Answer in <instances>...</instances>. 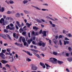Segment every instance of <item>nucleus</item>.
<instances>
[{
  "label": "nucleus",
  "mask_w": 72,
  "mask_h": 72,
  "mask_svg": "<svg viewBox=\"0 0 72 72\" xmlns=\"http://www.w3.org/2000/svg\"><path fill=\"white\" fill-rule=\"evenodd\" d=\"M31 50L33 52V54L35 55V56H36V57H37L39 59L41 58V57H40V56L39 54H37L36 53H37V52H38V51L36 50H34L33 49H31Z\"/></svg>",
  "instance_id": "obj_1"
},
{
  "label": "nucleus",
  "mask_w": 72,
  "mask_h": 72,
  "mask_svg": "<svg viewBox=\"0 0 72 72\" xmlns=\"http://www.w3.org/2000/svg\"><path fill=\"white\" fill-rule=\"evenodd\" d=\"M0 57H1V58L3 59H5V55L4 54V53L3 52H1V53H0Z\"/></svg>",
  "instance_id": "obj_2"
},
{
  "label": "nucleus",
  "mask_w": 72,
  "mask_h": 72,
  "mask_svg": "<svg viewBox=\"0 0 72 72\" xmlns=\"http://www.w3.org/2000/svg\"><path fill=\"white\" fill-rule=\"evenodd\" d=\"M42 34H43L42 35L43 37L44 36H46V31H43L42 32Z\"/></svg>",
  "instance_id": "obj_3"
},
{
  "label": "nucleus",
  "mask_w": 72,
  "mask_h": 72,
  "mask_svg": "<svg viewBox=\"0 0 72 72\" xmlns=\"http://www.w3.org/2000/svg\"><path fill=\"white\" fill-rule=\"evenodd\" d=\"M53 60H51V62L53 63L54 64L55 63V62H57V59L55 58H53Z\"/></svg>",
  "instance_id": "obj_4"
},
{
  "label": "nucleus",
  "mask_w": 72,
  "mask_h": 72,
  "mask_svg": "<svg viewBox=\"0 0 72 72\" xmlns=\"http://www.w3.org/2000/svg\"><path fill=\"white\" fill-rule=\"evenodd\" d=\"M1 62L3 63V64H6L8 63V61L5 60H3L1 61Z\"/></svg>",
  "instance_id": "obj_5"
},
{
  "label": "nucleus",
  "mask_w": 72,
  "mask_h": 72,
  "mask_svg": "<svg viewBox=\"0 0 72 72\" xmlns=\"http://www.w3.org/2000/svg\"><path fill=\"white\" fill-rule=\"evenodd\" d=\"M37 68L36 66H33L32 67V69H33V70H37Z\"/></svg>",
  "instance_id": "obj_6"
},
{
  "label": "nucleus",
  "mask_w": 72,
  "mask_h": 72,
  "mask_svg": "<svg viewBox=\"0 0 72 72\" xmlns=\"http://www.w3.org/2000/svg\"><path fill=\"white\" fill-rule=\"evenodd\" d=\"M15 45H17V46H20V47H22V44H21L20 43H17V42H16L15 43Z\"/></svg>",
  "instance_id": "obj_7"
},
{
  "label": "nucleus",
  "mask_w": 72,
  "mask_h": 72,
  "mask_svg": "<svg viewBox=\"0 0 72 72\" xmlns=\"http://www.w3.org/2000/svg\"><path fill=\"white\" fill-rule=\"evenodd\" d=\"M42 41H40V42H39L37 43V46H42Z\"/></svg>",
  "instance_id": "obj_8"
},
{
  "label": "nucleus",
  "mask_w": 72,
  "mask_h": 72,
  "mask_svg": "<svg viewBox=\"0 0 72 72\" xmlns=\"http://www.w3.org/2000/svg\"><path fill=\"white\" fill-rule=\"evenodd\" d=\"M33 40H32V39H31L30 40H28L27 42L28 43V44L30 45V44H31V42H32V41H33Z\"/></svg>",
  "instance_id": "obj_9"
},
{
  "label": "nucleus",
  "mask_w": 72,
  "mask_h": 72,
  "mask_svg": "<svg viewBox=\"0 0 72 72\" xmlns=\"http://www.w3.org/2000/svg\"><path fill=\"white\" fill-rule=\"evenodd\" d=\"M64 45H66V44H68L69 43V42L68 40H66V41L64 40Z\"/></svg>",
  "instance_id": "obj_10"
},
{
  "label": "nucleus",
  "mask_w": 72,
  "mask_h": 72,
  "mask_svg": "<svg viewBox=\"0 0 72 72\" xmlns=\"http://www.w3.org/2000/svg\"><path fill=\"white\" fill-rule=\"evenodd\" d=\"M26 24L28 28L30 27V26H32V24H29V23L27 22L26 23Z\"/></svg>",
  "instance_id": "obj_11"
},
{
  "label": "nucleus",
  "mask_w": 72,
  "mask_h": 72,
  "mask_svg": "<svg viewBox=\"0 0 72 72\" xmlns=\"http://www.w3.org/2000/svg\"><path fill=\"white\" fill-rule=\"evenodd\" d=\"M25 53H27V54H28V55H29L30 56H32V54H31L29 52H28V51H27H27H25Z\"/></svg>",
  "instance_id": "obj_12"
},
{
  "label": "nucleus",
  "mask_w": 72,
  "mask_h": 72,
  "mask_svg": "<svg viewBox=\"0 0 72 72\" xmlns=\"http://www.w3.org/2000/svg\"><path fill=\"white\" fill-rule=\"evenodd\" d=\"M67 60L68 61H69V62H71V61H72V58L71 57L68 58Z\"/></svg>",
  "instance_id": "obj_13"
},
{
  "label": "nucleus",
  "mask_w": 72,
  "mask_h": 72,
  "mask_svg": "<svg viewBox=\"0 0 72 72\" xmlns=\"http://www.w3.org/2000/svg\"><path fill=\"white\" fill-rule=\"evenodd\" d=\"M15 15L16 17H17V18L20 17V14L19 13L16 14Z\"/></svg>",
  "instance_id": "obj_14"
},
{
  "label": "nucleus",
  "mask_w": 72,
  "mask_h": 72,
  "mask_svg": "<svg viewBox=\"0 0 72 72\" xmlns=\"http://www.w3.org/2000/svg\"><path fill=\"white\" fill-rule=\"evenodd\" d=\"M19 31L20 33H22V32H23V29L21 28L19 30Z\"/></svg>",
  "instance_id": "obj_15"
},
{
  "label": "nucleus",
  "mask_w": 72,
  "mask_h": 72,
  "mask_svg": "<svg viewBox=\"0 0 72 72\" xmlns=\"http://www.w3.org/2000/svg\"><path fill=\"white\" fill-rule=\"evenodd\" d=\"M57 62H58V64H62V63H63V61H59V60H57Z\"/></svg>",
  "instance_id": "obj_16"
},
{
  "label": "nucleus",
  "mask_w": 72,
  "mask_h": 72,
  "mask_svg": "<svg viewBox=\"0 0 72 72\" xmlns=\"http://www.w3.org/2000/svg\"><path fill=\"white\" fill-rule=\"evenodd\" d=\"M33 30H38V28H37L36 26H33Z\"/></svg>",
  "instance_id": "obj_17"
},
{
  "label": "nucleus",
  "mask_w": 72,
  "mask_h": 72,
  "mask_svg": "<svg viewBox=\"0 0 72 72\" xmlns=\"http://www.w3.org/2000/svg\"><path fill=\"white\" fill-rule=\"evenodd\" d=\"M32 7H34V8H36V9H38V10H40V9H39V8L38 7H36V6H33V5H32Z\"/></svg>",
  "instance_id": "obj_18"
},
{
  "label": "nucleus",
  "mask_w": 72,
  "mask_h": 72,
  "mask_svg": "<svg viewBox=\"0 0 72 72\" xmlns=\"http://www.w3.org/2000/svg\"><path fill=\"white\" fill-rule=\"evenodd\" d=\"M9 2L10 4H14V2H13V1L12 0H10L9 1Z\"/></svg>",
  "instance_id": "obj_19"
},
{
  "label": "nucleus",
  "mask_w": 72,
  "mask_h": 72,
  "mask_svg": "<svg viewBox=\"0 0 72 72\" xmlns=\"http://www.w3.org/2000/svg\"><path fill=\"white\" fill-rule=\"evenodd\" d=\"M22 41L23 43L26 42V39H25V38H22Z\"/></svg>",
  "instance_id": "obj_20"
},
{
  "label": "nucleus",
  "mask_w": 72,
  "mask_h": 72,
  "mask_svg": "<svg viewBox=\"0 0 72 72\" xmlns=\"http://www.w3.org/2000/svg\"><path fill=\"white\" fill-rule=\"evenodd\" d=\"M22 37L21 36L20 38L19 39V41L20 42H22Z\"/></svg>",
  "instance_id": "obj_21"
},
{
  "label": "nucleus",
  "mask_w": 72,
  "mask_h": 72,
  "mask_svg": "<svg viewBox=\"0 0 72 72\" xmlns=\"http://www.w3.org/2000/svg\"><path fill=\"white\" fill-rule=\"evenodd\" d=\"M2 37L4 39H6V35H3L2 36Z\"/></svg>",
  "instance_id": "obj_22"
},
{
  "label": "nucleus",
  "mask_w": 72,
  "mask_h": 72,
  "mask_svg": "<svg viewBox=\"0 0 72 72\" xmlns=\"http://www.w3.org/2000/svg\"><path fill=\"white\" fill-rule=\"evenodd\" d=\"M27 61H29V62H31V59H30L29 58H27L26 59Z\"/></svg>",
  "instance_id": "obj_23"
},
{
  "label": "nucleus",
  "mask_w": 72,
  "mask_h": 72,
  "mask_svg": "<svg viewBox=\"0 0 72 72\" xmlns=\"http://www.w3.org/2000/svg\"><path fill=\"white\" fill-rule=\"evenodd\" d=\"M23 3L24 4H25L26 3H28V1L27 0H24L23 1Z\"/></svg>",
  "instance_id": "obj_24"
},
{
  "label": "nucleus",
  "mask_w": 72,
  "mask_h": 72,
  "mask_svg": "<svg viewBox=\"0 0 72 72\" xmlns=\"http://www.w3.org/2000/svg\"><path fill=\"white\" fill-rule=\"evenodd\" d=\"M42 45L43 47H45V44L44 42H43L42 43Z\"/></svg>",
  "instance_id": "obj_25"
},
{
  "label": "nucleus",
  "mask_w": 72,
  "mask_h": 72,
  "mask_svg": "<svg viewBox=\"0 0 72 72\" xmlns=\"http://www.w3.org/2000/svg\"><path fill=\"white\" fill-rule=\"evenodd\" d=\"M10 25H8L7 26H6V28L7 30H8V29H10V26H9Z\"/></svg>",
  "instance_id": "obj_26"
},
{
  "label": "nucleus",
  "mask_w": 72,
  "mask_h": 72,
  "mask_svg": "<svg viewBox=\"0 0 72 72\" xmlns=\"http://www.w3.org/2000/svg\"><path fill=\"white\" fill-rule=\"evenodd\" d=\"M4 32H6V33H8V32H9V31L6 29H4Z\"/></svg>",
  "instance_id": "obj_27"
},
{
  "label": "nucleus",
  "mask_w": 72,
  "mask_h": 72,
  "mask_svg": "<svg viewBox=\"0 0 72 72\" xmlns=\"http://www.w3.org/2000/svg\"><path fill=\"white\" fill-rule=\"evenodd\" d=\"M7 37H8V39H9L10 40H12L11 37H10V36H9V35H8V34H7Z\"/></svg>",
  "instance_id": "obj_28"
},
{
  "label": "nucleus",
  "mask_w": 72,
  "mask_h": 72,
  "mask_svg": "<svg viewBox=\"0 0 72 72\" xmlns=\"http://www.w3.org/2000/svg\"><path fill=\"white\" fill-rule=\"evenodd\" d=\"M66 35H68V36L69 37H71V34L70 33H68L66 34Z\"/></svg>",
  "instance_id": "obj_29"
},
{
  "label": "nucleus",
  "mask_w": 72,
  "mask_h": 72,
  "mask_svg": "<svg viewBox=\"0 0 72 72\" xmlns=\"http://www.w3.org/2000/svg\"><path fill=\"white\" fill-rule=\"evenodd\" d=\"M14 27H10V29L9 30H14Z\"/></svg>",
  "instance_id": "obj_30"
},
{
  "label": "nucleus",
  "mask_w": 72,
  "mask_h": 72,
  "mask_svg": "<svg viewBox=\"0 0 72 72\" xmlns=\"http://www.w3.org/2000/svg\"><path fill=\"white\" fill-rule=\"evenodd\" d=\"M37 22H38V23H41V21H40L39 19H37Z\"/></svg>",
  "instance_id": "obj_31"
},
{
  "label": "nucleus",
  "mask_w": 72,
  "mask_h": 72,
  "mask_svg": "<svg viewBox=\"0 0 72 72\" xmlns=\"http://www.w3.org/2000/svg\"><path fill=\"white\" fill-rule=\"evenodd\" d=\"M4 11V8L3 7H2V8L1 12H3Z\"/></svg>",
  "instance_id": "obj_32"
},
{
  "label": "nucleus",
  "mask_w": 72,
  "mask_h": 72,
  "mask_svg": "<svg viewBox=\"0 0 72 72\" xmlns=\"http://www.w3.org/2000/svg\"><path fill=\"white\" fill-rule=\"evenodd\" d=\"M24 12L25 13H26V14H28V13H29L26 10H24Z\"/></svg>",
  "instance_id": "obj_33"
},
{
  "label": "nucleus",
  "mask_w": 72,
  "mask_h": 72,
  "mask_svg": "<svg viewBox=\"0 0 72 72\" xmlns=\"http://www.w3.org/2000/svg\"><path fill=\"white\" fill-rule=\"evenodd\" d=\"M53 54L54 55H57V53L55 52H53Z\"/></svg>",
  "instance_id": "obj_34"
},
{
  "label": "nucleus",
  "mask_w": 72,
  "mask_h": 72,
  "mask_svg": "<svg viewBox=\"0 0 72 72\" xmlns=\"http://www.w3.org/2000/svg\"><path fill=\"white\" fill-rule=\"evenodd\" d=\"M47 18H48V19H51V20H53V21H54V19H52L50 17H49L47 16L46 17Z\"/></svg>",
  "instance_id": "obj_35"
},
{
  "label": "nucleus",
  "mask_w": 72,
  "mask_h": 72,
  "mask_svg": "<svg viewBox=\"0 0 72 72\" xmlns=\"http://www.w3.org/2000/svg\"><path fill=\"white\" fill-rule=\"evenodd\" d=\"M7 14H11V13H12V12H11L9 11H8L7 12Z\"/></svg>",
  "instance_id": "obj_36"
},
{
  "label": "nucleus",
  "mask_w": 72,
  "mask_h": 72,
  "mask_svg": "<svg viewBox=\"0 0 72 72\" xmlns=\"http://www.w3.org/2000/svg\"><path fill=\"white\" fill-rule=\"evenodd\" d=\"M35 34H34V36H36V35H39V32H36L35 33Z\"/></svg>",
  "instance_id": "obj_37"
},
{
  "label": "nucleus",
  "mask_w": 72,
  "mask_h": 72,
  "mask_svg": "<svg viewBox=\"0 0 72 72\" xmlns=\"http://www.w3.org/2000/svg\"><path fill=\"white\" fill-rule=\"evenodd\" d=\"M6 50H2V53H5V51Z\"/></svg>",
  "instance_id": "obj_38"
},
{
  "label": "nucleus",
  "mask_w": 72,
  "mask_h": 72,
  "mask_svg": "<svg viewBox=\"0 0 72 72\" xmlns=\"http://www.w3.org/2000/svg\"><path fill=\"white\" fill-rule=\"evenodd\" d=\"M40 66H43L44 65V63H41V62H40Z\"/></svg>",
  "instance_id": "obj_39"
},
{
  "label": "nucleus",
  "mask_w": 72,
  "mask_h": 72,
  "mask_svg": "<svg viewBox=\"0 0 72 72\" xmlns=\"http://www.w3.org/2000/svg\"><path fill=\"white\" fill-rule=\"evenodd\" d=\"M40 55H42V57H45V55L43 53H41L40 54Z\"/></svg>",
  "instance_id": "obj_40"
},
{
  "label": "nucleus",
  "mask_w": 72,
  "mask_h": 72,
  "mask_svg": "<svg viewBox=\"0 0 72 72\" xmlns=\"http://www.w3.org/2000/svg\"><path fill=\"white\" fill-rule=\"evenodd\" d=\"M16 33H14L13 34V36H14V37H15V35H16Z\"/></svg>",
  "instance_id": "obj_41"
},
{
  "label": "nucleus",
  "mask_w": 72,
  "mask_h": 72,
  "mask_svg": "<svg viewBox=\"0 0 72 72\" xmlns=\"http://www.w3.org/2000/svg\"><path fill=\"white\" fill-rule=\"evenodd\" d=\"M61 38H62V35H60L58 37V39H61Z\"/></svg>",
  "instance_id": "obj_42"
},
{
  "label": "nucleus",
  "mask_w": 72,
  "mask_h": 72,
  "mask_svg": "<svg viewBox=\"0 0 72 72\" xmlns=\"http://www.w3.org/2000/svg\"><path fill=\"white\" fill-rule=\"evenodd\" d=\"M59 42H60V44L61 45H62V41L61 40H59Z\"/></svg>",
  "instance_id": "obj_43"
},
{
  "label": "nucleus",
  "mask_w": 72,
  "mask_h": 72,
  "mask_svg": "<svg viewBox=\"0 0 72 72\" xmlns=\"http://www.w3.org/2000/svg\"><path fill=\"white\" fill-rule=\"evenodd\" d=\"M24 43V46H26V45H27V42H23Z\"/></svg>",
  "instance_id": "obj_44"
},
{
  "label": "nucleus",
  "mask_w": 72,
  "mask_h": 72,
  "mask_svg": "<svg viewBox=\"0 0 72 72\" xmlns=\"http://www.w3.org/2000/svg\"><path fill=\"white\" fill-rule=\"evenodd\" d=\"M22 34L23 35H25V34H26V33L25 32H22Z\"/></svg>",
  "instance_id": "obj_45"
},
{
  "label": "nucleus",
  "mask_w": 72,
  "mask_h": 72,
  "mask_svg": "<svg viewBox=\"0 0 72 72\" xmlns=\"http://www.w3.org/2000/svg\"><path fill=\"white\" fill-rule=\"evenodd\" d=\"M52 27H55V25L53 24H52Z\"/></svg>",
  "instance_id": "obj_46"
},
{
  "label": "nucleus",
  "mask_w": 72,
  "mask_h": 72,
  "mask_svg": "<svg viewBox=\"0 0 72 72\" xmlns=\"http://www.w3.org/2000/svg\"><path fill=\"white\" fill-rule=\"evenodd\" d=\"M10 26H11V27H13V26H14V25L12 23H11L10 24Z\"/></svg>",
  "instance_id": "obj_47"
},
{
  "label": "nucleus",
  "mask_w": 72,
  "mask_h": 72,
  "mask_svg": "<svg viewBox=\"0 0 72 72\" xmlns=\"http://www.w3.org/2000/svg\"><path fill=\"white\" fill-rule=\"evenodd\" d=\"M30 33H28V37L30 38V37H31V36H30Z\"/></svg>",
  "instance_id": "obj_48"
},
{
  "label": "nucleus",
  "mask_w": 72,
  "mask_h": 72,
  "mask_svg": "<svg viewBox=\"0 0 72 72\" xmlns=\"http://www.w3.org/2000/svg\"><path fill=\"white\" fill-rule=\"evenodd\" d=\"M6 67H9V68H10V66H9V64H6Z\"/></svg>",
  "instance_id": "obj_49"
},
{
  "label": "nucleus",
  "mask_w": 72,
  "mask_h": 72,
  "mask_svg": "<svg viewBox=\"0 0 72 72\" xmlns=\"http://www.w3.org/2000/svg\"><path fill=\"white\" fill-rule=\"evenodd\" d=\"M42 30H41L39 32V34H41V33H42Z\"/></svg>",
  "instance_id": "obj_50"
},
{
  "label": "nucleus",
  "mask_w": 72,
  "mask_h": 72,
  "mask_svg": "<svg viewBox=\"0 0 72 72\" xmlns=\"http://www.w3.org/2000/svg\"><path fill=\"white\" fill-rule=\"evenodd\" d=\"M49 43H50V44H51V40H50L48 41Z\"/></svg>",
  "instance_id": "obj_51"
},
{
  "label": "nucleus",
  "mask_w": 72,
  "mask_h": 72,
  "mask_svg": "<svg viewBox=\"0 0 72 72\" xmlns=\"http://www.w3.org/2000/svg\"><path fill=\"white\" fill-rule=\"evenodd\" d=\"M45 64L46 66V67H49V65H48V64L46 63H45Z\"/></svg>",
  "instance_id": "obj_52"
},
{
  "label": "nucleus",
  "mask_w": 72,
  "mask_h": 72,
  "mask_svg": "<svg viewBox=\"0 0 72 72\" xmlns=\"http://www.w3.org/2000/svg\"><path fill=\"white\" fill-rule=\"evenodd\" d=\"M15 27L17 29V30H18V29H19V28H18V26H17V25H15Z\"/></svg>",
  "instance_id": "obj_53"
},
{
  "label": "nucleus",
  "mask_w": 72,
  "mask_h": 72,
  "mask_svg": "<svg viewBox=\"0 0 72 72\" xmlns=\"http://www.w3.org/2000/svg\"><path fill=\"white\" fill-rule=\"evenodd\" d=\"M15 38H16V39H18V35H17L16 37H15Z\"/></svg>",
  "instance_id": "obj_54"
},
{
  "label": "nucleus",
  "mask_w": 72,
  "mask_h": 72,
  "mask_svg": "<svg viewBox=\"0 0 72 72\" xmlns=\"http://www.w3.org/2000/svg\"><path fill=\"white\" fill-rule=\"evenodd\" d=\"M32 35H35V32L33 31L32 32Z\"/></svg>",
  "instance_id": "obj_55"
},
{
  "label": "nucleus",
  "mask_w": 72,
  "mask_h": 72,
  "mask_svg": "<svg viewBox=\"0 0 72 72\" xmlns=\"http://www.w3.org/2000/svg\"><path fill=\"white\" fill-rule=\"evenodd\" d=\"M24 21L25 22V23H27V20L26 19H24Z\"/></svg>",
  "instance_id": "obj_56"
},
{
  "label": "nucleus",
  "mask_w": 72,
  "mask_h": 72,
  "mask_svg": "<svg viewBox=\"0 0 72 72\" xmlns=\"http://www.w3.org/2000/svg\"><path fill=\"white\" fill-rule=\"evenodd\" d=\"M6 50L7 52H9V48H7L6 49Z\"/></svg>",
  "instance_id": "obj_57"
},
{
  "label": "nucleus",
  "mask_w": 72,
  "mask_h": 72,
  "mask_svg": "<svg viewBox=\"0 0 72 72\" xmlns=\"http://www.w3.org/2000/svg\"><path fill=\"white\" fill-rule=\"evenodd\" d=\"M66 55L67 57H68L69 56V54L68 53H66Z\"/></svg>",
  "instance_id": "obj_58"
},
{
  "label": "nucleus",
  "mask_w": 72,
  "mask_h": 72,
  "mask_svg": "<svg viewBox=\"0 0 72 72\" xmlns=\"http://www.w3.org/2000/svg\"><path fill=\"white\" fill-rule=\"evenodd\" d=\"M63 33H66V31H65V30H63Z\"/></svg>",
  "instance_id": "obj_59"
},
{
  "label": "nucleus",
  "mask_w": 72,
  "mask_h": 72,
  "mask_svg": "<svg viewBox=\"0 0 72 72\" xmlns=\"http://www.w3.org/2000/svg\"><path fill=\"white\" fill-rule=\"evenodd\" d=\"M68 49L69 51H71V47H69Z\"/></svg>",
  "instance_id": "obj_60"
},
{
  "label": "nucleus",
  "mask_w": 72,
  "mask_h": 72,
  "mask_svg": "<svg viewBox=\"0 0 72 72\" xmlns=\"http://www.w3.org/2000/svg\"><path fill=\"white\" fill-rule=\"evenodd\" d=\"M66 71H67L68 72H69V70H68V68H66Z\"/></svg>",
  "instance_id": "obj_61"
},
{
  "label": "nucleus",
  "mask_w": 72,
  "mask_h": 72,
  "mask_svg": "<svg viewBox=\"0 0 72 72\" xmlns=\"http://www.w3.org/2000/svg\"><path fill=\"white\" fill-rule=\"evenodd\" d=\"M16 23L17 24V25H18V24H19V22H18V21H17L16 22Z\"/></svg>",
  "instance_id": "obj_62"
},
{
  "label": "nucleus",
  "mask_w": 72,
  "mask_h": 72,
  "mask_svg": "<svg viewBox=\"0 0 72 72\" xmlns=\"http://www.w3.org/2000/svg\"><path fill=\"white\" fill-rule=\"evenodd\" d=\"M4 46H8V44L7 43H4Z\"/></svg>",
  "instance_id": "obj_63"
},
{
  "label": "nucleus",
  "mask_w": 72,
  "mask_h": 72,
  "mask_svg": "<svg viewBox=\"0 0 72 72\" xmlns=\"http://www.w3.org/2000/svg\"><path fill=\"white\" fill-rule=\"evenodd\" d=\"M17 25L18 26H19V27H21V25L19 24H18Z\"/></svg>",
  "instance_id": "obj_64"
}]
</instances>
